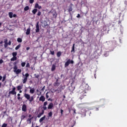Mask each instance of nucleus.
<instances>
[{
    "label": "nucleus",
    "instance_id": "052dcab7",
    "mask_svg": "<svg viewBox=\"0 0 127 127\" xmlns=\"http://www.w3.org/2000/svg\"><path fill=\"white\" fill-rule=\"evenodd\" d=\"M13 17H15L16 16V14H14L13 15Z\"/></svg>",
    "mask_w": 127,
    "mask_h": 127
},
{
    "label": "nucleus",
    "instance_id": "13d9d810",
    "mask_svg": "<svg viewBox=\"0 0 127 127\" xmlns=\"http://www.w3.org/2000/svg\"><path fill=\"white\" fill-rule=\"evenodd\" d=\"M1 79H2V76L0 75V81H1Z\"/></svg>",
    "mask_w": 127,
    "mask_h": 127
},
{
    "label": "nucleus",
    "instance_id": "cd10ccee",
    "mask_svg": "<svg viewBox=\"0 0 127 127\" xmlns=\"http://www.w3.org/2000/svg\"><path fill=\"white\" fill-rule=\"evenodd\" d=\"M12 55L13 57H16V56H17V52H13L12 54Z\"/></svg>",
    "mask_w": 127,
    "mask_h": 127
},
{
    "label": "nucleus",
    "instance_id": "bf43d9fd",
    "mask_svg": "<svg viewBox=\"0 0 127 127\" xmlns=\"http://www.w3.org/2000/svg\"><path fill=\"white\" fill-rule=\"evenodd\" d=\"M125 4H126V5H127V0H126L125 1Z\"/></svg>",
    "mask_w": 127,
    "mask_h": 127
},
{
    "label": "nucleus",
    "instance_id": "b1692460",
    "mask_svg": "<svg viewBox=\"0 0 127 127\" xmlns=\"http://www.w3.org/2000/svg\"><path fill=\"white\" fill-rule=\"evenodd\" d=\"M38 10L37 8H35L32 10V13H33V14H36Z\"/></svg>",
    "mask_w": 127,
    "mask_h": 127
},
{
    "label": "nucleus",
    "instance_id": "a18cd8bd",
    "mask_svg": "<svg viewBox=\"0 0 127 127\" xmlns=\"http://www.w3.org/2000/svg\"><path fill=\"white\" fill-rule=\"evenodd\" d=\"M17 99L18 100V101H19L20 100H22V98H21L20 96H18L17 97Z\"/></svg>",
    "mask_w": 127,
    "mask_h": 127
},
{
    "label": "nucleus",
    "instance_id": "de8ad7c7",
    "mask_svg": "<svg viewBox=\"0 0 127 127\" xmlns=\"http://www.w3.org/2000/svg\"><path fill=\"white\" fill-rule=\"evenodd\" d=\"M49 98V96H48V92L46 93V99H48Z\"/></svg>",
    "mask_w": 127,
    "mask_h": 127
},
{
    "label": "nucleus",
    "instance_id": "680f3d73",
    "mask_svg": "<svg viewBox=\"0 0 127 127\" xmlns=\"http://www.w3.org/2000/svg\"><path fill=\"white\" fill-rule=\"evenodd\" d=\"M2 43H3V42L2 41H1V42H0V44H2Z\"/></svg>",
    "mask_w": 127,
    "mask_h": 127
},
{
    "label": "nucleus",
    "instance_id": "8fccbe9b",
    "mask_svg": "<svg viewBox=\"0 0 127 127\" xmlns=\"http://www.w3.org/2000/svg\"><path fill=\"white\" fill-rule=\"evenodd\" d=\"M17 64V62H15L14 63H13V65H14V66H16V64Z\"/></svg>",
    "mask_w": 127,
    "mask_h": 127
},
{
    "label": "nucleus",
    "instance_id": "a211bd4d",
    "mask_svg": "<svg viewBox=\"0 0 127 127\" xmlns=\"http://www.w3.org/2000/svg\"><path fill=\"white\" fill-rule=\"evenodd\" d=\"M56 69V65L55 64H54L52 65V67L51 68V71H55V70Z\"/></svg>",
    "mask_w": 127,
    "mask_h": 127
},
{
    "label": "nucleus",
    "instance_id": "3c124183",
    "mask_svg": "<svg viewBox=\"0 0 127 127\" xmlns=\"http://www.w3.org/2000/svg\"><path fill=\"white\" fill-rule=\"evenodd\" d=\"M8 45H11V41H9L8 43Z\"/></svg>",
    "mask_w": 127,
    "mask_h": 127
},
{
    "label": "nucleus",
    "instance_id": "0eeeda50",
    "mask_svg": "<svg viewBox=\"0 0 127 127\" xmlns=\"http://www.w3.org/2000/svg\"><path fill=\"white\" fill-rule=\"evenodd\" d=\"M39 22H37L36 25V33L39 32Z\"/></svg>",
    "mask_w": 127,
    "mask_h": 127
},
{
    "label": "nucleus",
    "instance_id": "c85d7f7f",
    "mask_svg": "<svg viewBox=\"0 0 127 127\" xmlns=\"http://www.w3.org/2000/svg\"><path fill=\"white\" fill-rule=\"evenodd\" d=\"M17 89L18 91H20V90L22 89V87H21V86L20 85H18V86H17Z\"/></svg>",
    "mask_w": 127,
    "mask_h": 127
},
{
    "label": "nucleus",
    "instance_id": "338daca9",
    "mask_svg": "<svg viewBox=\"0 0 127 127\" xmlns=\"http://www.w3.org/2000/svg\"><path fill=\"white\" fill-rule=\"evenodd\" d=\"M63 98H64V99H65L66 98V96H65V95H64Z\"/></svg>",
    "mask_w": 127,
    "mask_h": 127
},
{
    "label": "nucleus",
    "instance_id": "f3484780",
    "mask_svg": "<svg viewBox=\"0 0 127 127\" xmlns=\"http://www.w3.org/2000/svg\"><path fill=\"white\" fill-rule=\"evenodd\" d=\"M46 118V116H44V117H42L40 120H39V123H41L43 121H44V120H45V118Z\"/></svg>",
    "mask_w": 127,
    "mask_h": 127
},
{
    "label": "nucleus",
    "instance_id": "393cba45",
    "mask_svg": "<svg viewBox=\"0 0 127 127\" xmlns=\"http://www.w3.org/2000/svg\"><path fill=\"white\" fill-rule=\"evenodd\" d=\"M61 54H62V53H61V52H58L57 53V57H60V56H61Z\"/></svg>",
    "mask_w": 127,
    "mask_h": 127
},
{
    "label": "nucleus",
    "instance_id": "58836bf2",
    "mask_svg": "<svg viewBox=\"0 0 127 127\" xmlns=\"http://www.w3.org/2000/svg\"><path fill=\"white\" fill-rule=\"evenodd\" d=\"M30 64H29V63H27L26 65V68L30 67Z\"/></svg>",
    "mask_w": 127,
    "mask_h": 127
},
{
    "label": "nucleus",
    "instance_id": "49530a36",
    "mask_svg": "<svg viewBox=\"0 0 127 127\" xmlns=\"http://www.w3.org/2000/svg\"><path fill=\"white\" fill-rule=\"evenodd\" d=\"M2 63H3V60H0V64H2Z\"/></svg>",
    "mask_w": 127,
    "mask_h": 127
},
{
    "label": "nucleus",
    "instance_id": "4be33fe9",
    "mask_svg": "<svg viewBox=\"0 0 127 127\" xmlns=\"http://www.w3.org/2000/svg\"><path fill=\"white\" fill-rule=\"evenodd\" d=\"M8 15L10 18H12V15H13V13L10 12L8 13Z\"/></svg>",
    "mask_w": 127,
    "mask_h": 127
},
{
    "label": "nucleus",
    "instance_id": "20e7f679",
    "mask_svg": "<svg viewBox=\"0 0 127 127\" xmlns=\"http://www.w3.org/2000/svg\"><path fill=\"white\" fill-rule=\"evenodd\" d=\"M49 13H51L53 17H55V18H56V17H57V12H56V10L52 9V10L50 11Z\"/></svg>",
    "mask_w": 127,
    "mask_h": 127
},
{
    "label": "nucleus",
    "instance_id": "a19ab883",
    "mask_svg": "<svg viewBox=\"0 0 127 127\" xmlns=\"http://www.w3.org/2000/svg\"><path fill=\"white\" fill-rule=\"evenodd\" d=\"M63 112H64V111L62 109H61V116L63 115Z\"/></svg>",
    "mask_w": 127,
    "mask_h": 127
},
{
    "label": "nucleus",
    "instance_id": "f8f14e48",
    "mask_svg": "<svg viewBox=\"0 0 127 127\" xmlns=\"http://www.w3.org/2000/svg\"><path fill=\"white\" fill-rule=\"evenodd\" d=\"M39 101L41 102H44L45 101V97L44 96L42 95L39 98Z\"/></svg>",
    "mask_w": 127,
    "mask_h": 127
},
{
    "label": "nucleus",
    "instance_id": "0e129e2a",
    "mask_svg": "<svg viewBox=\"0 0 127 127\" xmlns=\"http://www.w3.org/2000/svg\"><path fill=\"white\" fill-rule=\"evenodd\" d=\"M121 21H119V22H118V24H121Z\"/></svg>",
    "mask_w": 127,
    "mask_h": 127
},
{
    "label": "nucleus",
    "instance_id": "6e6d98bb",
    "mask_svg": "<svg viewBox=\"0 0 127 127\" xmlns=\"http://www.w3.org/2000/svg\"><path fill=\"white\" fill-rule=\"evenodd\" d=\"M29 49H30V48L28 47L26 48V50L28 51V50H29Z\"/></svg>",
    "mask_w": 127,
    "mask_h": 127
},
{
    "label": "nucleus",
    "instance_id": "72a5a7b5",
    "mask_svg": "<svg viewBox=\"0 0 127 127\" xmlns=\"http://www.w3.org/2000/svg\"><path fill=\"white\" fill-rule=\"evenodd\" d=\"M50 54H51V55H54V54H55V52L54 51H50Z\"/></svg>",
    "mask_w": 127,
    "mask_h": 127
},
{
    "label": "nucleus",
    "instance_id": "4c0bfd02",
    "mask_svg": "<svg viewBox=\"0 0 127 127\" xmlns=\"http://www.w3.org/2000/svg\"><path fill=\"white\" fill-rule=\"evenodd\" d=\"M33 119V118H29L27 119V121L29 122L30 123H31V120H32Z\"/></svg>",
    "mask_w": 127,
    "mask_h": 127
},
{
    "label": "nucleus",
    "instance_id": "f03ea898",
    "mask_svg": "<svg viewBox=\"0 0 127 127\" xmlns=\"http://www.w3.org/2000/svg\"><path fill=\"white\" fill-rule=\"evenodd\" d=\"M70 64H74V61L71 60L70 59H68L64 64V68H67Z\"/></svg>",
    "mask_w": 127,
    "mask_h": 127
},
{
    "label": "nucleus",
    "instance_id": "f257e3e1",
    "mask_svg": "<svg viewBox=\"0 0 127 127\" xmlns=\"http://www.w3.org/2000/svg\"><path fill=\"white\" fill-rule=\"evenodd\" d=\"M24 97L25 98V99H26L27 100H28V101H29L30 104L32 103V102L34 101V97H33V96H31L30 97V95L28 94L25 93L24 94Z\"/></svg>",
    "mask_w": 127,
    "mask_h": 127
},
{
    "label": "nucleus",
    "instance_id": "e2e57ef3",
    "mask_svg": "<svg viewBox=\"0 0 127 127\" xmlns=\"http://www.w3.org/2000/svg\"><path fill=\"white\" fill-rule=\"evenodd\" d=\"M17 96H18V97H20V94L18 93V94H17Z\"/></svg>",
    "mask_w": 127,
    "mask_h": 127
},
{
    "label": "nucleus",
    "instance_id": "4468645a",
    "mask_svg": "<svg viewBox=\"0 0 127 127\" xmlns=\"http://www.w3.org/2000/svg\"><path fill=\"white\" fill-rule=\"evenodd\" d=\"M52 116H53V113L52 111H51L48 114V119H49V118H52Z\"/></svg>",
    "mask_w": 127,
    "mask_h": 127
},
{
    "label": "nucleus",
    "instance_id": "c03bdc74",
    "mask_svg": "<svg viewBox=\"0 0 127 127\" xmlns=\"http://www.w3.org/2000/svg\"><path fill=\"white\" fill-rule=\"evenodd\" d=\"M21 118H22V119L23 120H24V119H25L26 117H25V116H24V115H22V116H21Z\"/></svg>",
    "mask_w": 127,
    "mask_h": 127
},
{
    "label": "nucleus",
    "instance_id": "6e6552de",
    "mask_svg": "<svg viewBox=\"0 0 127 127\" xmlns=\"http://www.w3.org/2000/svg\"><path fill=\"white\" fill-rule=\"evenodd\" d=\"M85 96H86V91H83L81 92V96L80 97V100H83V98H84Z\"/></svg>",
    "mask_w": 127,
    "mask_h": 127
},
{
    "label": "nucleus",
    "instance_id": "4d7b16f0",
    "mask_svg": "<svg viewBox=\"0 0 127 127\" xmlns=\"http://www.w3.org/2000/svg\"><path fill=\"white\" fill-rule=\"evenodd\" d=\"M94 78L95 79L97 78V74H96V73L94 74Z\"/></svg>",
    "mask_w": 127,
    "mask_h": 127
},
{
    "label": "nucleus",
    "instance_id": "39448f33",
    "mask_svg": "<svg viewBox=\"0 0 127 127\" xmlns=\"http://www.w3.org/2000/svg\"><path fill=\"white\" fill-rule=\"evenodd\" d=\"M12 87H13V88L12 89V90L9 91L8 94L9 95H15H15H16V91H15V90L16 88L14 86H12Z\"/></svg>",
    "mask_w": 127,
    "mask_h": 127
},
{
    "label": "nucleus",
    "instance_id": "e433bc0d",
    "mask_svg": "<svg viewBox=\"0 0 127 127\" xmlns=\"http://www.w3.org/2000/svg\"><path fill=\"white\" fill-rule=\"evenodd\" d=\"M47 104H48V103L47 102V101H46L44 103L43 106L44 107H46V106H47Z\"/></svg>",
    "mask_w": 127,
    "mask_h": 127
},
{
    "label": "nucleus",
    "instance_id": "603ef678",
    "mask_svg": "<svg viewBox=\"0 0 127 127\" xmlns=\"http://www.w3.org/2000/svg\"><path fill=\"white\" fill-rule=\"evenodd\" d=\"M48 24H47V22H45V23L44 24V26L45 27H46V26H47Z\"/></svg>",
    "mask_w": 127,
    "mask_h": 127
},
{
    "label": "nucleus",
    "instance_id": "2eb2a0df",
    "mask_svg": "<svg viewBox=\"0 0 127 127\" xmlns=\"http://www.w3.org/2000/svg\"><path fill=\"white\" fill-rule=\"evenodd\" d=\"M72 5H73V4H70L69 6V8L68 9V12H71V11H72V10H73V8H72Z\"/></svg>",
    "mask_w": 127,
    "mask_h": 127
},
{
    "label": "nucleus",
    "instance_id": "c9c22d12",
    "mask_svg": "<svg viewBox=\"0 0 127 127\" xmlns=\"http://www.w3.org/2000/svg\"><path fill=\"white\" fill-rule=\"evenodd\" d=\"M37 15H38V16H40V15H41V12L40 11H39Z\"/></svg>",
    "mask_w": 127,
    "mask_h": 127
},
{
    "label": "nucleus",
    "instance_id": "2f4dec72",
    "mask_svg": "<svg viewBox=\"0 0 127 127\" xmlns=\"http://www.w3.org/2000/svg\"><path fill=\"white\" fill-rule=\"evenodd\" d=\"M6 78V75L4 74L3 76V79L2 80V82H4L5 78Z\"/></svg>",
    "mask_w": 127,
    "mask_h": 127
},
{
    "label": "nucleus",
    "instance_id": "423d86ee",
    "mask_svg": "<svg viewBox=\"0 0 127 127\" xmlns=\"http://www.w3.org/2000/svg\"><path fill=\"white\" fill-rule=\"evenodd\" d=\"M25 77H24L23 81V84H25V83L27 81V78L29 77V74L28 73H27L25 75Z\"/></svg>",
    "mask_w": 127,
    "mask_h": 127
},
{
    "label": "nucleus",
    "instance_id": "a878e982",
    "mask_svg": "<svg viewBox=\"0 0 127 127\" xmlns=\"http://www.w3.org/2000/svg\"><path fill=\"white\" fill-rule=\"evenodd\" d=\"M20 46H21V45L20 44H19L18 45H17L15 47V50H18V49L20 48Z\"/></svg>",
    "mask_w": 127,
    "mask_h": 127
},
{
    "label": "nucleus",
    "instance_id": "412c9836",
    "mask_svg": "<svg viewBox=\"0 0 127 127\" xmlns=\"http://www.w3.org/2000/svg\"><path fill=\"white\" fill-rule=\"evenodd\" d=\"M26 34L27 35H29V34H30V28H28L26 32Z\"/></svg>",
    "mask_w": 127,
    "mask_h": 127
},
{
    "label": "nucleus",
    "instance_id": "bb28decb",
    "mask_svg": "<svg viewBox=\"0 0 127 127\" xmlns=\"http://www.w3.org/2000/svg\"><path fill=\"white\" fill-rule=\"evenodd\" d=\"M29 9V6H26L24 8V10L25 11H27V10H28Z\"/></svg>",
    "mask_w": 127,
    "mask_h": 127
},
{
    "label": "nucleus",
    "instance_id": "5701e85b",
    "mask_svg": "<svg viewBox=\"0 0 127 127\" xmlns=\"http://www.w3.org/2000/svg\"><path fill=\"white\" fill-rule=\"evenodd\" d=\"M17 41L19 43H21V42H22V39H21L20 38H18L17 39Z\"/></svg>",
    "mask_w": 127,
    "mask_h": 127
},
{
    "label": "nucleus",
    "instance_id": "aec40b11",
    "mask_svg": "<svg viewBox=\"0 0 127 127\" xmlns=\"http://www.w3.org/2000/svg\"><path fill=\"white\" fill-rule=\"evenodd\" d=\"M16 60H17V57H13L10 59V61H16Z\"/></svg>",
    "mask_w": 127,
    "mask_h": 127
},
{
    "label": "nucleus",
    "instance_id": "774afa93",
    "mask_svg": "<svg viewBox=\"0 0 127 127\" xmlns=\"http://www.w3.org/2000/svg\"><path fill=\"white\" fill-rule=\"evenodd\" d=\"M24 92H25V93H26V92H27V90L25 89V90H24Z\"/></svg>",
    "mask_w": 127,
    "mask_h": 127
},
{
    "label": "nucleus",
    "instance_id": "ea45409f",
    "mask_svg": "<svg viewBox=\"0 0 127 127\" xmlns=\"http://www.w3.org/2000/svg\"><path fill=\"white\" fill-rule=\"evenodd\" d=\"M43 109L44 111H46V110H47V107L46 106H44L43 107Z\"/></svg>",
    "mask_w": 127,
    "mask_h": 127
},
{
    "label": "nucleus",
    "instance_id": "5fc2aeb1",
    "mask_svg": "<svg viewBox=\"0 0 127 127\" xmlns=\"http://www.w3.org/2000/svg\"><path fill=\"white\" fill-rule=\"evenodd\" d=\"M76 17L77 18H79V17H80V14H78L76 16Z\"/></svg>",
    "mask_w": 127,
    "mask_h": 127
},
{
    "label": "nucleus",
    "instance_id": "864d4df0",
    "mask_svg": "<svg viewBox=\"0 0 127 127\" xmlns=\"http://www.w3.org/2000/svg\"><path fill=\"white\" fill-rule=\"evenodd\" d=\"M48 101H51V102H52L53 101V100H52L51 98H49L48 99Z\"/></svg>",
    "mask_w": 127,
    "mask_h": 127
},
{
    "label": "nucleus",
    "instance_id": "ddd939ff",
    "mask_svg": "<svg viewBox=\"0 0 127 127\" xmlns=\"http://www.w3.org/2000/svg\"><path fill=\"white\" fill-rule=\"evenodd\" d=\"M26 105L25 104H24L22 106V111L23 112H26Z\"/></svg>",
    "mask_w": 127,
    "mask_h": 127
},
{
    "label": "nucleus",
    "instance_id": "dca6fc26",
    "mask_svg": "<svg viewBox=\"0 0 127 127\" xmlns=\"http://www.w3.org/2000/svg\"><path fill=\"white\" fill-rule=\"evenodd\" d=\"M44 110H42L41 113H40L38 115H37V118H40L42 115H44Z\"/></svg>",
    "mask_w": 127,
    "mask_h": 127
},
{
    "label": "nucleus",
    "instance_id": "6ab92c4d",
    "mask_svg": "<svg viewBox=\"0 0 127 127\" xmlns=\"http://www.w3.org/2000/svg\"><path fill=\"white\" fill-rule=\"evenodd\" d=\"M71 52H73V53H75V44H73Z\"/></svg>",
    "mask_w": 127,
    "mask_h": 127
},
{
    "label": "nucleus",
    "instance_id": "9b49d317",
    "mask_svg": "<svg viewBox=\"0 0 127 127\" xmlns=\"http://www.w3.org/2000/svg\"><path fill=\"white\" fill-rule=\"evenodd\" d=\"M53 108V104L52 103H50L48 106V110H51Z\"/></svg>",
    "mask_w": 127,
    "mask_h": 127
},
{
    "label": "nucleus",
    "instance_id": "09e8293b",
    "mask_svg": "<svg viewBox=\"0 0 127 127\" xmlns=\"http://www.w3.org/2000/svg\"><path fill=\"white\" fill-rule=\"evenodd\" d=\"M45 89V86H44L42 89H41V91H44V90Z\"/></svg>",
    "mask_w": 127,
    "mask_h": 127
},
{
    "label": "nucleus",
    "instance_id": "1a4fd4ad",
    "mask_svg": "<svg viewBox=\"0 0 127 127\" xmlns=\"http://www.w3.org/2000/svg\"><path fill=\"white\" fill-rule=\"evenodd\" d=\"M60 85V83L58 82V79H57L56 81L54 83V87H58Z\"/></svg>",
    "mask_w": 127,
    "mask_h": 127
},
{
    "label": "nucleus",
    "instance_id": "37998d69",
    "mask_svg": "<svg viewBox=\"0 0 127 127\" xmlns=\"http://www.w3.org/2000/svg\"><path fill=\"white\" fill-rule=\"evenodd\" d=\"M29 2L32 3L33 2H34V0H29Z\"/></svg>",
    "mask_w": 127,
    "mask_h": 127
},
{
    "label": "nucleus",
    "instance_id": "7c9ffc66",
    "mask_svg": "<svg viewBox=\"0 0 127 127\" xmlns=\"http://www.w3.org/2000/svg\"><path fill=\"white\" fill-rule=\"evenodd\" d=\"M37 95H38V96H40V95H41V92H40L38 89L37 90Z\"/></svg>",
    "mask_w": 127,
    "mask_h": 127
},
{
    "label": "nucleus",
    "instance_id": "9d476101",
    "mask_svg": "<svg viewBox=\"0 0 127 127\" xmlns=\"http://www.w3.org/2000/svg\"><path fill=\"white\" fill-rule=\"evenodd\" d=\"M35 8H38V9H41L42 7L41 6H39V4L38 3H36L35 5Z\"/></svg>",
    "mask_w": 127,
    "mask_h": 127
},
{
    "label": "nucleus",
    "instance_id": "79ce46f5",
    "mask_svg": "<svg viewBox=\"0 0 127 127\" xmlns=\"http://www.w3.org/2000/svg\"><path fill=\"white\" fill-rule=\"evenodd\" d=\"M4 43H7V39H5L4 40Z\"/></svg>",
    "mask_w": 127,
    "mask_h": 127
},
{
    "label": "nucleus",
    "instance_id": "7ed1b4c3",
    "mask_svg": "<svg viewBox=\"0 0 127 127\" xmlns=\"http://www.w3.org/2000/svg\"><path fill=\"white\" fill-rule=\"evenodd\" d=\"M17 65H14L13 67V72L15 73L16 75H18V74L21 73V69H17Z\"/></svg>",
    "mask_w": 127,
    "mask_h": 127
},
{
    "label": "nucleus",
    "instance_id": "473e14b6",
    "mask_svg": "<svg viewBox=\"0 0 127 127\" xmlns=\"http://www.w3.org/2000/svg\"><path fill=\"white\" fill-rule=\"evenodd\" d=\"M25 64H26V63H25V62H23L21 64V66L22 67H24V66H25Z\"/></svg>",
    "mask_w": 127,
    "mask_h": 127
},
{
    "label": "nucleus",
    "instance_id": "69168bd1",
    "mask_svg": "<svg viewBox=\"0 0 127 127\" xmlns=\"http://www.w3.org/2000/svg\"><path fill=\"white\" fill-rule=\"evenodd\" d=\"M31 117H32L31 115L30 114V115H29V118H31Z\"/></svg>",
    "mask_w": 127,
    "mask_h": 127
},
{
    "label": "nucleus",
    "instance_id": "c756f323",
    "mask_svg": "<svg viewBox=\"0 0 127 127\" xmlns=\"http://www.w3.org/2000/svg\"><path fill=\"white\" fill-rule=\"evenodd\" d=\"M34 88H33V89H30V94H34Z\"/></svg>",
    "mask_w": 127,
    "mask_h": 127
},
{
    "label": "nucleus",
    "instance_id": "f704fd0d",
    "mask_svg": "<svg viewBox=\"0 0 127 127\" xmlns=\"http://www.w3.org/2000/svg\"><path fill=\"white\" fill-rule=\"evenodd\" d=\"M8 46V43H4V48H7Z\"/></svg>",
    "mask_w": 127,
    "mask_h": 127
}]
</instances>
